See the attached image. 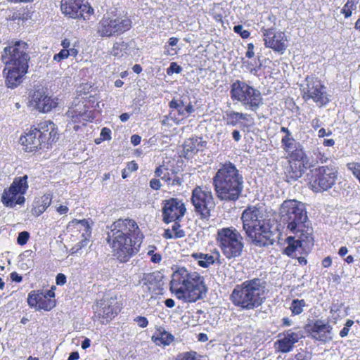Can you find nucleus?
<instances>
[{
	"mask_svg": "<svg viewBox=\"0 0 360 360\" xmlns=\"http://www.w3.org/2000/svg\"><path fill=\"white\" fill-rule=\"evenodd\" d=\"M243 229L248 239L256 246L266 247L277 240L280 243L278 224L269 217L262 206H248L242 213Z\"/></svg>",
	"mask_w": 360,
	"mask_h": 360,
	"instance_id": "1",
	"label": "nucleus"
},
{
	"mask_svg": "<svg viewBox=\"0 0 360 360\" xmlns=\"http://www.w3.org/2000/svg\"><path fill=\"white\" fill-rule=\"evenodd\" d=\"M106 240L114 256L120 262H127L138 251L143 234L136 222L130 219H120L109 227Z\"/></svg>",
	"mask_w": 360,
	"mask_h": 360,
	"instance_id": "2",
	"label": "nucleus"
},
{
	"mask_svg": "<svg viewBox=\"0 0 360 360\" xmlns=\"http://www.w3.org/2000/svg\"><path fill=\"white\" fill-rule=\"evenodd\" d=\"M212 184L218 199L224 202H236L244 187L243 174L231 162L220 165L212 178Z\"/></svg>",
	"mask_w": 360,
	"mask_h": 360,
	"instance_id": "3",
	"label": "nucleus"
},
{
	"mask_svg": "<svg viewBox=\"0 0 360 360\" xmlns=\"http://www.w3.org/2000/svg\"><path fill=\"white\" fill-rule=\"evenodd\" d=\"M171 290L179 300L195 302L207 292L204 278L195 271L185 267L178 268L172 274Z\"/></svg>",
	"mask_w": 360,
	"mask_h": 360,
	"instance_id": "4",
	"label": "nucleus"
},
{
	"mask_svg": "<svg viewBox=\"0 0 360 360\" xmlns=\"http://www.w3.org/2000/svg\"><path fill=\"white\" fill-rule=\"evenodd\" d=\"M266 291V282L264 278L248 279L235 285L230 295V300L240 310H255L264 302Z\"/></svg>",
	"mask_w": 360,
	"mask_h": 360,
	"instance_id": "5",
	"label": "nucleus"
},
{
	"mask_svg": "<svg viewBox=\"0 0 360 360\" xmlns=\"http://www.w3.org/2000/svg\"><path fill=\"white\" fill-rule=\"evenodd\" d=\"M309 225L305 204L294 199V252L298 247L307 250L313 245Z\"/></svg>",
	"mask_w": 360,
	"mask_h": 360,
	"instance_id": "6",
	"label": "nucleus"
},
{
	"mask_svg": "<svg viewBox=\"0 0 360 360\" xmlns=\"http://www.w3.org/2000/svg\"><path fill=\"white\" fill-rule=\"evenodd\" d=\"M217 240L226 258H235L241 255L244 246L243 237L235 228L218 229Z\"/></svg>",
	"mask_w": 360,
	"mask_h": 360,
	"instance_id": "7",
	"label": "nucleus"
},
{
	"mask_svg": "<svg viewBox=\"0 0 360 360\" xmlns=\"http://www.w3.org/2000/svg\"><path fill=\"white\" fill-rule=\"evenodd\" d=\"M30 59L28 44L22 41H17L13 45L5 47L1 55V60L7 68L27 70Z\"/></svg>",
	"mask_w": 360,
	"mask_h": 360,
	"instance_id": "8",
	"label": "nucleus"
},
{
	"mask_svg": "<svg viewBox=\"0 0 360 360\" xmlns=\"http://www.w3.org/2000/svg\"><path fill=\"white\" fill-rule=\"evenodd\" d=\"M230 94L233 100L240 102L252 110H256L262 104L259 91L240 80H236L231 85Z\"/></svg>",
	"mask_w": 360,
	"mask_h": 360,
	"instance_id": "9",
	"label": "nucleus"
},
{
	"mask_svg": "<svg viewBox=\"0 0 360 360\" xmlns=\"http://www.w3.org/2000/svg\"><path fill=\"white\" fill-rule=\"evenodd\" d=\"M311 179H305L315 192L327 191L335 183L338 171L335 167L322 166L310 171Z\"/></svg>",
	"mask_w": 360,
	"mask_h": 360,
	"instance_id": "10",
	"label": "nucleus"
},
{
	"mask_svg": "<svg viewBox=\"0 0 360 360\" xmlns=\"http://www.w3.org/2000/svg\"><path fill=\"white\" fill-rule=\"evenodd\" d=\"M303 98L312 99L318 105L322 106L328 102L326 87L317 78L307 75L304 80L297 82Z\"/></svg>",
	"mask_w": 360,
	"mask_h": 360,
	"instance_id": "11",
	"label": "nucleus"
},
{
	"mask_svg": "<svg viewBox=\"0 0 360 360\" xmlns=\"http://www.w3.org/2000/svg\"><path fill=\"white\" fill-rule=\"evenodd\" d=\"M131 27V20L127 16L103 17L97 26V33L101 37L117 36Z\"/></svg>",
	"mask_w": 360,
	"mask_h": 360,
	"instance_id": "12",
	"label": "nucleus"
},
{
	"mask_svg": "<svg viewBox=\"0 0 360 360\" xmlns=\"http://www.w3.org/2000/svg\"><path fill=\"white\" fill-rule=\"evenodd\" d=\"M28 188L27 176L15 177L8 189L1 195V202L7 207H14L22 205L25 201L24 194Z\"/></svg>",
	"mask_w": 360,
	"mask_h": 360,
	"instance_id": "13",
	"label": "nucleus"
},
{
	"mask_svg": "<svg viewBox=\"0 0 360 360\" xmlns=\"http://www.w3.org/2000/svg\"><path fill=\"white\" fill-rule=\"evenodd\" d=\"M191 202L195 212L200 215L201 219L210 218L211 210L215 207L212 191L203 190L200 186L195 188L192 192Z\"/></svg>",
	"mask_w": 360,
	"mask_h": 360,
	"instance_id": "14",
	"label": "nucleus"
},
{
	"mask_svg": "<svg viewBox=\"0 0 360 360\" xmlns=\"http://www.w3.org/2000/svg\"><path fill=\"white\" fill-rule=\"evenodd\" d=\"M316 160H311L304 152L302 148L294 150V180L301 178L307 169L313 167L316 163H325L328 160L326 155L319 148L314 152Z\"/></svg>",
	"mask_w": 360,
	"mask_h": 360,
	"instance_id": "15",
	"label": "nucleus"
},
{
	"mask_svg": "<svg viewBox=\"0 0 360 360\" xmlns=\"http://www.w3.org/2000/svg\"><path fill=\"white\" fill-rule=\"evenodd\" d=\"M60 8L65 15L72 18H83L84 20L94 13V9L83 0H62Z\"/></svg>",
	"mask_w": 360,
	"mask_h": 360,
	"instance_id": "16",
	"label": "nucleus"
},
{
	"mask_svg": "<svg viewBox=\"0 0 360 360\" xmlns=\"http://www.w3.org/2000/svg\"><path fill=\"white\" fill-rule=\"evenodd\" d=\"M54 297L53 288L46 291L32 290L28 295L27 303L30 307H34L37 310L49 311L56 305Z\"/></svg>",
	"mask_w": 360,
	"mask_h": 360,
	"instance_id": "17",
	"label": "nucleus"
},
{
	"mask_svg": "<svg viewBox=\"0 0 360 360\" xmlns=\"http://www.w3.org/2000/svg\"><path fill=\"white\" fill-rule=\"evenodd\" d=\"M186 209L182 200L178 198H170L165 201L162 208V218L164 222L169 224L181 219Z\"/></svg>",
	"mask_w": 360,
	"mask_h": 360,
	"instance_id": "18",
	"label": "nucleus"
},
{
	"mask_svg": "<svg viewBox=\"0 0 360 360\" xmlns=\"http://www.w3.org/2000/svg\"><path fill=\"white\" fill-rule=\"evenodd\" d=\"M264 44L274 51L283 53L287 48L285 34L276 32L274 29H264L262 30Z\"/></svg>",
	"mask_w": 360,
	"mask_h": 360,
	"instance_id": "19",
	"label": "nucleus"
},
{
	"mask_svg": "<svg viewBox=\"0 0 360 360\" xmlns=\"http://www.w3.org/2000/svg\"><path fill=\"white\" fill-rule=\"evenodd\" d=\"M30 103L31 106L42 112L51 111L58 104L43 89H37L33 92Z\"/></svg>",
	"mask_w": 360,
	"mask_h": 360,
	"instance_id": "20",
	"label": "nucleus"
},
{
	"mask_svg": "<svg viewBox=\"0 0 360 360\" xmlns=\"http://www.w3.org/2000/svg\"><path fill=\"white\" fill-rule=\"evenodd\" d=\"M40 136L41 134L37 128H31L25 136L20 137V141L25 146L26 151L32 152L44 147Z\"/></svg>",
	"mask_w": 360,
	"mask_h": 360,
	"instance_id": "21",
	"label": "nucleus"
},
{
	"mask_svg": "<svg viewBox=\"0 0 360 360\" xmlns=\"http://www.w3.org/2000/svg\"><path fill=\"white\" fill-rule=\"evenodd\" d=\"M191 257L202 268H208L210 265L215 263L221 264L220 253L217 250L210 253L194 252Z\"/></svg>",
	"mask_w": 360,
	"mask_h": 360,
	"instance_id": "22",
	"label": "nucleus"
},
{
	"mask_svg": "<svg viewBox=\"0 0 360 360\" xmlns=\"http://www.w3.org/2000/svg\"><path fill=\"white\" fill-rule=\"evenodd\" d=\"M206 142L202 138L193 137L185 141L184 143V153L186 159L192 158L198 151L202 150Z\"/></svg>",
	"mask_w": 360,
	"mask_h": 360,
	"instance_id": "23",
	"label": "nucleus"
},
{
	"mask_svg": "<svg viewBox=\"0 0 360 360\" xmlns=\"http://www.w3.org/2000/svg\"><path fill=\"white\" fill-rule=\"evenodd\" d=\"M101 309L99 314L107 321L111 319L120 311V306L115 297H105L101 304Z\"/></svg>",
	"mask_w": 360,
	"mask_h": 360,
	"instance_id": "24",
	"label": "nucleus"
},
{
	"mask_svg": "<svg viewBox=\"0 0 360 360\" xmlns=\"http://www.w3.org/2000/svg\"><path fill=\"white\" fill-rule=\"evenodd\" d=\"M27 70H22L21 68H7L6 66L4 72L6 74V84L8 88H15L22 82V77Z\"/></svg>",
	"mask_w": 360,
	"mask_h": 360,
	"instance_id": "25",
	"label": "nucleus"
},
{
	"mask_svg": "<svg viewBox=\"0 0 360 360\" xmlns=\"http://www.w3.org/2000/svg\"><path fill=\"white\" fill-rule=\"evenodd\" d=\"M88 109L84 102L79 101L69 108L66 112L67 116L74 122H79L81 120H87Z\"/></svg>",
	"mask_w": 360,
	"mask_h": 360,
	"instance_id": "26",
	"label": "nucleus"
},
{
	"mask_svg": "<svg viewBox=\"0 0 360 360\" xmlns=\"http://www.w3.org/2000/svg\"><path fill=\"white\" fill-rule=\"evenodd\" d=\"M292 200H285L280 207V220L284 224H287L288 229L292 231Z\"/></svg>",
	"mask_w": 360,
	"mask_h": 360,
	"instance_id": "27",
	"label": "nucleus"
},
{
	"mask_svg": "<svg viewBox=\"0 0 360 360\" xmlns=\"http://www.w3.org/2000/svg\"><path fill=\"white\" fill-rule=\"evenodd\" d=\"M276 348L281 352H288L292 348V332L288 330L286 334L279 335V339L275 342Z\"/></svg>",
	"mask_w": 360,
	"mask_h": 360,
	"instance_id": "28",
	"label": "nucleus"
},
{
	"mask_svg": "<svg viewBox=\"0 0 360 360\" xmlns=\"http://www.w3.org/2000/svg\"><path fill=\"white\" fill-rule=\"evenodd\" d=\"M71 224L81 233L82 237L84 238L83 242L91 236V228L87 219H74L71 221Z\"/></svg>",
	"mask_w": 360,
	"mask_h": 360,
	"instance_id": "29",
	"label": "nucleus"
},
{
	"mask_svg": "<svg viewBox=\"0 0 360 360\" xmlns=\"http://www.w3.org/2000/svg\"><path fill=\"white\" fill-rule=\"evenodd\" d=\"M223 119L227 125L234 127L238 124L240 120H247L248 115L233 110H227L224 112Z\"/></svg>",
	"mask_w": 360,
	"mask_h": 360,
	"instance_id": "30",
	"label": "nucleus"
},
{
	"mask_svg": "<svg viewBox=\"0 0 360 360\" xmlns=\"http://www.w3.org/2000/svg\"><path fill=\"white\" fill-rule=\"evenodd\" d=\"M53 127V122L50 120H46L39 124L38 128H37V130H39V132L41 134L40 138L42 139L44 148L48 143L49 133H50V130Z\"/></svg>",
	"mask_w": 360,
	"mask_h": 360,
	"instance_id": "31",
	"label": "nucleus"
},
{
	"mask_svg": "<svg viewBox=\"0 0 360 360\" xmlns=\"http://www.w3.org/2000/svg\"><path fill=\"white\" fill-rule=\"evenodd\" d=\"M53 127V122L50 120H46L39 124L38 128H37V130H39V132L41 134L40 138L42 139L44 148L48 143L49 133H50V130Z\"/></svg>",
	"mask_w": 360,
	"mask_h": 360,
	"instance_id": "32",
	"label": "nucleus"
},
{
	"mask_svg": "<svg viewBox=\"0 0 360 360\" xmlns=\"http://www.w3.org/2000/svg\"><path fill=\"white\" fill-rule=\"evenodd\" d=\"M358 4L359 0H348L343 6L341 13L344 14L346 18L350 17L352 12L356 10Z\"/></svg>",
	"mask_w": 360,
	"mask_h": 360,
	"instance_id": "33",
	"label": "nucleus"
},
{
	"mask_svg": "<svg viewBox=\"0 0 360 360\" xmlns=\"http://www.w3.org/2000/svg\"><path fill=\"white\" fill-rule=\"evenodd\" d=\"M177 110L178 115L182 117H188L195 110L191 101H188V105L184 108L179 105V108H171Z\"/></svg>",
	"mask_w": 360,
	"mask_h": 360,
	"instance_id": "34",
	"label": "nucleus"
},
{
	"mask_svg": "<svg viewBox=\"0 0 360 360\" xmlns=\"http://www.w3.org/2000/svg\"><path fill=\"white\" fill-rule=\"evenodd\" d=\"M332 330V328L330 325L324 323L321 320H317L311 327V335L313 336V333L325 332L326 330Z\"/></svg>",
	"mask_w": 360,
	"mask_h": 360,
	"instance_id": "35",
	"label": "nucleus"
},
{
	"mask_svg": "<svg viewBox=\"0 0 360 360\" xmlns=\"http://www.w3.org/2000/svg\"><path fill=\"white\" fill-rule=\"evenodd\" d=\"M281 131H283V132H285L287 134L282 139V143L283 145L284 146V149L288 152V156L289 158H291L292 156V151H290V148H291V145H292V143L290 141V131L285 128V127H282L281 128Z\"/></svg>",
	"mask_w": 360,
	"mask_h": 360,
	"instance_id": "36",
	"label": "nucleus"
},
{
	"mask_svg": "<svg viewBox=\"0 0 360 360\" xmlns=\"http://www.w3.org/2000/svg\"><path fill=\"white\" fill-rule=\"evenodd\" d=\"M188 96L186 95H183L179 98L172 99L169 103V108H179V105L181 106H184V108L188 105V102L187 101Z\"/></svg>",
	"mask_w": 360,
	"mask_h": 360,
	"instance_id": "37",
	"label": "nucleus"
},
{
	"mask_svg": "<svg viewBox=\"0 0 360 360\" xmlns=\"http://www.w3.org/2000/svg\"><path fill=\"white\" fill-rule=\"evenodd\" d=\"M332 330H328L325 332H320L317 333H313V338L316 340L327 342L332 340Z\"/></svg>",
	"mask_w": 360,
	"mask_h": 360,
	"instance_id": "38",
	"label": "nucleus"
},
{
	"mask_svg": "<svg viewBox=\"0 0 360 360\" xmlns=\"http://www.w3.org/2000/svg\"><path fill=\"white\" fill-rule=\"evenodd\" d=\"M58 139V134L57 129L53 123V127H51L50 133H49L48 143L45 148H49L51 146L52 143L55 142Z\"/></svg>",
	"mask_w": 360,
	"mask_h": 360,
	"instance_id": "39",
	"label": "nucleus"
},
{
	"mask_svg": "<svg viewBox=\"0 0 360 360\" xmlns=\"http://www.w3.org/2000/svg\"><path fill=\"white\" fill-rule=\"evenodd\" d=\"M155 247L151 246L149 247L148 250V255L150 256V261L153 263H159L162 259V256L160 254L155 252Z\"/></svg>",
	"mask_w": 360,
	"mask_h": 360,
	"instance_id": "40",
	"label": "nucleus"
},
{
	"mask_svg": "<svg viewBox=\"0 0 360 360\" xmlns=\"http://www.w3.org/2000/svg\"><path fill=\"white\" fill-rule=\"evenodd\" d=\"M305 306L306 303L304 300H294V315L301 314Z\"/></svg>",
	"mask_w": 360,
	"mask_h": 360,
	"instance_id": "41",
	"label": "nucleus"
},
{
	"mask_svg": "<svg viewBox=\"0 0 360 360\" xmlns=\"http://www.w3.org/2000/svg\"><path fill=\"white\" fill-rule=\"evenodd\" d=\"M347 167L352 172L356 178L358 179L360 178V164L356 162H350L347 165Z\"/></svg>",
	"mask_w": 360,
	"mask_h": 360,
	"instance_id": "42",
	"label": "nucleus"
},
{
	"mask_svg": "<svg viewBox=\"0 0 360 360\" xmlns=\"http://www.w3.org/2000/svg\"><path fill=\"white\" fill-rule=\"evenodd\" d=\"M174 224L172 226V233L174 234V236L177 238H181L185 236V231L180 229V224L176 221H174Z\"/></svg>",
	"mask_w": 360,
	"mask_h": 360,
	"instance_id": "43",
	"label": "nucleus"
},
{
	"mask_svg": "<svg viewBox=\"0 0 360 360\" xmlns=\"http://www.w3.org/2000/svg\"><path fill=\"white\" fill-rule=\"evenodd\" d=\"M234 32L238 34L243 39H247L250 37V32L244 30L243 25H238L233 27Z\"/></svg>",
	"mask_w": 360,
	"mask_h": 360,
	"instance_id": "44",
	"label": "nucleus"
},
{
	"mask_svg": "<svg viewBox=\"0 0 360 360\" xmlns=\"http://www.w3.org/2000/svg\"><path fill=\"white\" fill-rule=\"evenodd\" d=\"M30 238V234L27 231L20 232L17 238V242L19 245H23L27 243Z\"/></svg>",
	"mask_w": 360,
	"mask_h": 360,
	"instance_id": "45",
	"label": "nucleus"
},
{
	"mask_svg": "<svg viewBox=\"0 0 360 360\" xmlns=\"http://www.w3.org/2000/svg\"><path fill=\"white\" fill-rule=\"evenodd\" d=\"M182 70V68L179 65L176 63H171L169 67L167 70V73L170 75L173 73H180Z\"/></svg>",
	"mask_w": 360,
	"mask_h": 360,
	"instance_id": "46",
	"label": "nucleus"
},
{
	"mask_svg": "<svg viewBox=\"0 0 360 360\" xmlns=\"http://www.w3.org/2000/svg\"><path fill=\"white\" fill-rule=\"evenodd\" d=\"M285 241L288 245L284 249L283 253L290 257L292 255V236H290L287 237Z\"/></svg>",
	"mask_w": 360,
	"mask_h": 360,
	"instance_id": "47",
	"label": "nucleus"
},
{
	"mask_svg": "<svg viewBox=\"0 0 360 360\" xmlns=\"http://www.w3.org/2000/svg\"><path fill=\"white\" fill-rule=\"evenodd\" d=\"M173 338H174L171 334L164 333L161 334V336L159 340L161 343H162L165 345H167L172 342Z\"/></svg>",
	"mask_w": 360,
	"mask_h": 360,
	"instance_id": "48",
	"label": "nucleus"
},
{
	"mask_svg": "<svg viewBox=\"0 0 360 360\" xmlns=\"http://www.w3.org/2000/svg\"><path fill=\"white\" fill-rule=\"evenodd\" d=\"M177 360H200L196 352H187L179 357Z\"/></svg>",
	"mask_w": 360,
	"mask_h": 360,
	"instance_id": "49",
	"label": "nucleus"
},
{
	"mask_svg": "<svg viewBox=\"0 0 360 360\" xmlns=\"http://www.w3.org/2000/svg\"><path fill=\"white\" fill-rule=\"evenodd\" d=\"M68 58V52L67 51V49H62L60 51L55 54L53 56V60L60 62L62 60L66 59Z\"/></svg>",
	"mask_w": 360,
	"mask_h": 360,
	"instance_id": "50",
	"label": "nucleus"
},
{
	"mask_svg": "<svg viewBox=\"0 0 360 360\" xmlns=\"http://www.w3.org/2000/svg\"><path fill=\"white\" fill-rule=\"evenodd\" d=\"M300 250L301 251H303L305 253H307V252L309 251L310 248L307 250H303L302 248L300 247H298L297 250L295 252H294V258H297V260H298V262L301 264V265H305L307 264V259H305L304 257L303 256H300V257H297V252H300Z\"/></svg>",
	"mask_w": 360,
	"mask_h": 360,
	"instance_id": "51",
	"label": "nucleus"
},
{
	"mask_svg": "<svg viewBox=\"0 0 360 360\" xmlns=\"http://www.w3.org/2000/svg\"><path fill=\"white\" fill-rule=\"evenodd\" d=\"M134 321L141 328H145L148 326V319L144 316H137L134 319Z\"/></svg>",
	"mask_w": 360,
	"mask_h": 360,
	"instance_id": "52",
	"label": "nucleus"
},
{
	"mask_svg": "<svg viewBox=\"0 0 360 360\" xmlns=\"http://www.w3.org/2000/svg\"><path fill=\"white\" fill-rule=\"evenodd\" d=\"M51 203V197L49 194L44 195L41 197V205L46 210Z\"/></svg>",
	"mask_w": 360,
	"mask_h": 360,
	"instance_id": "53",
	"label": "nucleus"
},
{
	"mask_svg": "<svg viewBox=\"0 0 360 360\" xmlns=\"http://www.w3.org/2000/svg\"><path fill=\"white\" fill-rule=\"evenodd\" d=\"M110 134L111 131L110 129L106 127L102 129L101 136L103 137V140H110L111 139Z\"/></svg>",
	"mask_w": 360,
	"mask_h": 360,
	"instance_id": "54",
	"label": "nucleus"
},
{
	"mask_svg": "<svg viewBox=\"0 0 360 360\" xmlns=\"http://www.w3.org/2000/svg\"><path fill=\"white\" fill-rule=\"evenodd\" d=\"M247 48H248V50L245 53V56L248 58H252L255 56V52H254L255 46L252 43H249L248 44Z\"/></svg>",
	"mask_w": 360,
	"mask_h": 360,
	"instance_id": "55",
	"label": "nucleus"
},
{
	"mask_svg": "<svg viewBox=\"0 0 360 360\" xmlns=\"http://www.w3.org/2000/svg\"><path fill=\"white\" fill-rule=\"evenodd\" d=\"M161 186V183L158 179H152L150 181V186L154 190H159Z\"/></svg>",
	"mask_w": 360,
	"mask_h": 360,
	"instance_id": "56",
	"label": "nucleus"
},
{
	"mask_svg": "<svg viewBox=\"0 0 360 360\" xmlns=\"http://www.w3.org/2000/svg\"><path fill=\"white\" fill-rule=\"evenodd\" d=\"M56 284L58 285H63L66 283V276L63 274H58L56 276Z\"/></svg>",
	"mask_w": 360,
	"mask_h": 360,
	"instance_id": "57",
	"label": "nucleus"
},
{
	"mask_svg": "<svg viewBox=\"0 0 360 360\" xmlns=\"http://www.w3.org/2000/svg\"><path fill=\"white\" fill-rule=\"evenodd\" d=\"M168 169L164 168L161 166L157 167L155 170V176L156 177H160L163 176V174H165V172H167Z\"/></svg>",
	"mask_w": 360,
	"mask_h": 360,
	"instance_id": "58",
	"label": "nucleus"
},
{
	"mask_svg": "<svg viewBox=\"0 0 360 360\" xmlns=\"http://www.w3.org/2000/svg\"><path fill=\"white\" fill-rule=\"evenodd\" d=\"M141 137L139 135L134 134L131 136V143L134 146H137L141 143Z\"/></svg>",
	"mask_w": 360,
	"mask_h": 360,
	"instance_id": "59",
	"label": "nucleus"
},
{
	"mask_svg": "<svg viewBox=\"0 0 360 360\" xmlns=\"http://www.w3.org/2000/svg\"><path fill=\"white\" fill-rule=\"evenodd\" d=\"M11 279L13 281H15V282H17V283H20L22 281V278L21 276H20L17 272H12L11 274Z\"/></svg>",
	"mask_w": 360,
	"mask_h": 360,
	"instance_id": "60",
	"label": "nucleus"
},
{
	"mask_svg": "<svg viewBox=\"0 0 360 360\" xmlns=\"http://www.w3.org/2000/svg\"><path fill=\"white\" fill-rule=\"evenodd\" d=\"M74 45H75V44L71 43L70 40H69L68 39H65L61 42V46H63V49H68Z\"/></svg>",
	"mask_w": 360,
	"mask_h": 360,
	"instance_id": "61",
	"label": "nucleus"
},
{
	"mask_svg": "<svg viewBox=\"0 0 360 360\" xmlns=\"http://www.w3.org/2000/svg\"><path fill=\"white\" fill-rule=\"evenodd\" d=\"M163 237L166 239L176 238V236H174V234L172 233V231L169 229L165 230Z\"/></svg>",
	"mask_w": 360,
	"mask_h": 360,
	"instance_id": "62",
	"label": "nucleus"
},
{
	"mask_svg": "<svg viewBox=\"0 0 360 360\" xmlns=\"http://www.w3.org/2000/svg\"><path fill=\"white\" fill-rule=\"evenodd\" d=\"M332 134V131L328 129L327 131L324 128H321L318 131V136L319 137H324L325 136H330Z\"/></svg>",
	"mask_w": 360,
	"mask_h": 360,
	"instance_id": "63",
	"label": "nucleus"
},
{
	"mask_svg": "<svg viewBox=\"0 0 360 360\" xmlns=\"http://www.w3.org/2000/svg\"><path fill=\"white\" fill-rule=\"evenodd\" d=\"M295 360H309V358L305 352L298 353L295 355Z\"/></svg>",
	"mask_w": 360,
	"mask_h": 360,
	"instance_id": "64",
	"label": "nucleus"
}]
</instances>
